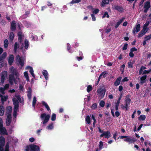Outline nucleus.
<instances>
[{"mask_svg": "<svg viewBox=\"0 0 151 151\" xmlns=\"http://www.w3.org/2000/svg\"><path fill=\"white\" fill-rule=\"evenodd\" d=\"M14 56L12 54L10 55L8 59V63L10 65H11L14 61Z\"/></svg>", "mask_w": 151, "mask_h": 151, "instance_id": "nucleus-19", "label": "nucleus"}, {"mask_svg": "<svg viewBox=\"0 0 151 151\" xmlns=\"http://www.w3.org/2000/svg\"><path fill=\"white\" fill-rule=\"evenodd\" d=\"M109 0H103L102 3L104 4H107L109 3Z\"/></svg>", "mask_w": 151, "mask_h": 151, "instance_id": "nucleus-58", "label": "nucleus"}, {"mask_svg": "<svg viewBox=\"0 0 151 151\" xmlns=\"http://www.w3.org/2000/svg\"><path fill=\"white\" fill-rule=\"evenodd\" d=\"M28 90L27 91V96L29 100H30L32 97V90L29 86L28 87Z\"/></svg>", "mask_w": 151, "mask_h": 151, "instance_id": "nucleus-17", "label": "nucleus"}, {"mask_svg": "<svg viewBox=\"0 0 151 151\" xmlns=\"http://www.w3.org/2000/svg\"><path fill=\"white\" fill-rule=\"evenodd\" d=\"M140 29V24H138L136 25L135 27L134 28L133 30V33H135V32H138Z\"/></svg>", "mask_w": 151, "mask_h": 151, "instance_id": "nucleus-16", "label": "nucleus"}, {"mask_svg": "<svg viewBox=\"0 0 151 151\" xmlns=\"http://www.w3.org/2000/svg\"><path fill=\"white\" fill-rule=\"evenodd\" d=\"M122 79V77L121 76H119L117 78L114 83V85L116 86H119L120 84Z\"/></svg>", "mask_w": 151, "mask_h": 151, "instance_id": "nucleus-14", "label": "nucleus"}, {"mask_svg": "<svg viewBox=\"0 0 151 151\" xmlns=\"http://www.w3.org/2000/svg\"><path fill=\"white\" fill-rule=\"evenodd\" d=\"M37 101L36 98L35 96H34L33 98V100L32 101V107L35 108L36 104Z\"/></svg>", "mask_w": 151, "mask_h": 151, "instance_id": "nucleus-31", "label": "nucleus"}, {"mask_svg": "<svg viewBox=\"0 0 151 151\" xmlns=\"http://www.w3.org/2000/svg\"><path fill=\"white\" fill-rule=\"evenodd\" d=\"M5 89L4 88L1 87L0 88V92L2 93V94L3 95L5 94L4 91L5 90Z\"/></svg>", "mask_w": 151, "mask_h": 151, "instance_id": "nucleus-56", "label": "nucleus"}, {"mask_svg": "<svg viewBox=\"0 0 151 151\" xmlns=\"http://www.w3.org/2000/svg\"><path fill=\"white\" fill-rule=\"evenodd\" d=\"M40 118L43 120L42 122V124H44L49 121L50 118V115L49 114L46 115L45 113H44L41 114Z\"/></svg>", "mask_w": 151, "mask_h": 151, "instance_id": "nucleus-3", "label": "nucleus"}, {"mask_svg": "<svg viewBox=\"0 0 151 151\" xmlns=\"http://www.w3.org/2000/svg\"><path fill=\"white\" fill-rule=\"evenodd\" d=\"M17 35L18 36V39L19 42L20 43H22V42L23 37L24 36L22 32L21 31L19 32H18Z\"/></svg>", "mask_w": 151, "mask_h": 151, "instance_id": "nucleus-12", "label": "nucleus"}, {"mask_svg": "<svg viewBox=\"0 0 151 151\" xmlns=\"http://www.w3.org/2000/svg\"><path fill=\"white\" fill-rule=\"evenodd\" d=\"M128 47V44L127 43H125L122 48V50H127Z\"/></svg>", "mask_w": 151, "mask_h": 151, "instance_id": "nucleus-57", "label": "nucleus"}, {"mask_svg": "<svg viewBox=\"0 0 151 151\" xmlns=\"http://www.w3.org/2000/svg\"><path fill=\"white\" fill-rule=\"evenodd\" d=\"M16 60H17V62H18L20 60H22L21 58L20 57V55H17L16 56Z\"/></svg>", "mask_w": 151, "mask_h": 151, "instance_id": "nucleus-64", "label": "nucleus"}, {"mask_svg": "<svg viewBox=\"0 0 151 151\" xmlns=\"http://www.w3.org/2000/svg\"><path fill=\"white\" fill-rule=\"evenodd\" d=\"M106 17L108 18L109 17V16L108 14V13L107 12H106L104 13V14L103 15L102 17V18H104Z\"/></svg>", "mask_w": 151, "mask_h": 151, "instance_id": "nucleus-46", "label": "nucleus"}, {"mask_svg": "<svg viewBox=\"0 0 151 151\" xmlns=\"http://www.w3.org/2000/svg\"><path fill=\"white\" fill-rule=\"evenodd\" d=\"M147 76L146 75H144L142 76L140 78V83L142 84L145 82V80L146 79Z\"/></svg>", "mask_w": 151, "mask_h": 151, "instance_id": "nucleus-20", "label": "nucleus"}, {"mask_svg": "<svg viewBox=\"0 0 151 151\" xmlns=\"http://www.w3.org/2000/svg\"><path fill=\"white\" fill-rule=\"evenodd\" d=\"M27 69H29V72L30 74L32 75V77L34 78H35V75L34 73V71L32 67L29 66H28L27 67Z\"/></svg>", "mask_w": 151, "mask_h": 151, "instance_id": "nucleus-21", "label": "nucleus"}, {"mask_svg": "<svg viewBox=\"0 0 151 151\" xmlns=\"http://www.w3.org/2000/svg\"><path fill=\"white\" fill-rule=\"evenodd\" d=\"M9 42L7 39H5L4 42V47L5 48H6L8 46Z\"/></svg>", "mask_w": 151, "mask_h": 151, "instance_id": "nucleus-36", "label": "nucleus"}, {"mask_svg": "<svg viewBox=\"0 0 151 151\" xmlns=\"http://www.w3.org/2000/svg\"><path fill=\"white\" fill-rule=\"evenodd\" d=\"M111 134L110 132L107 131H104L103 133L100 135V137H102L104 136V137L106 139H108L111 137Z\"/></svg>", "mask_w": 151, "mask_h": 151, "instance_id": "nucleus-5", "label": "nucleus"}, {"mask_svg": "<svg viewBox=\"0 0 151 151\" xmlns=\"http://www.w3.org/2000/svg\"><path fill=\"white\" fill-rule=\"evenodd\" d=\"M4 106H0V116H3L4 114Z\"/></svg>", "mask_w": 151, "mask_h": 151, "instance_id": "nucleus-26", "label": "nucleus"}, {"mask_svg": "<svg viewBox=\"0 0 151 151\" xmlns=\"http://www.w3.org/2000/svg\"><path fill=\"white\" fill-rule=\"evenodd\" d=\"M86 121L88 124H90L91 119L89 115L87 116L86 118Z\"/></svg>", "mask_w": 151, "mask_h": 151, "instance_id": "nucleus-39", "label": "nucleus"}, {"mask_svg": "<svg viewBox=\"0 0 151 151\" xmlns=\"http://www.w3.org/2000/svg\"><path fill=\"white\" fill-rule=\"evenodd\" d=\"M13 81H14L15 84H16V79L14 78L13 75L10 74L9 76V82L11 85L13 84Z\"/></svg>", "mask_w": 151, "mask_h": 151, "instance_id": "nucleus-8", "label": "nucleus"}, {"mask_svg": "<svg viewBox=\"0 0 151 151\" xmlns=\"http://www.w3.org/2000/svg\"><path fill=\"white\" fill-rule=\"evenodd\" d=\"M43 75L45 77L46 80H47L48 78V73L46 70H44L42 72Z\"/></svg>", "mask_w": 151, "mask_h": 151, "instance_id": "nucleus-24", "label": "nucleus"}, {"mask_svg": "<svg viewBox=\"0 0 151 151\" xmlns=\"http://www.w3.org/2000/svg\"><path fill=\"white\" fill-rule=\"evenodd\" d=\"M106 91V90L105 88L103 89H99L97 90L98 93L100 94L102 98H103L104 96Z\"/></svg>", "mask_w": 151, "mask_h": 151, "instance_id": "nucleus-9", "label": "nucleus"}, {"mask_svg": "<svg viewBox=\"0 0 151 151\" xmlns=\"http://www.w3.org/2000/svg\"><path fill=\"white\" fill-rule=\"evenodd\" d=\"M14 33L11 32L10 33L9 39V40L12 41L14 39Z\"/></svg>", "mask_w": 151, "mask_h": 151, "instance_id": "nucleus-35", "label": "nucleus"}, {"mask_svg": "<svg viewBox=\"0 0 151 151\" xmlns=\"http://www.w3.org/2000/svg\"><path fill=\"white\" fill-rule=\"evenodd\" d=\"M42 105L44 106L45 107V108L47 109V111H49L50 110V108L49 107L48 105L45 101H42Z\"/></svg>", "mask_w": 151, "mask_h": 151, "instance_id": "nucleus-25", "label": "nucleus"}, {"mask_svg": "<svg viewBox=\"0 0 151 151\" xmlns=\"http://www.w3.org/2000/svg\"><path fill=\"white\" fill-rule=\"evenodd\" d=\"M18 63H19V65L21 67H23L24 65V63L23 60H21L19 61Z\"/></svg>", "mask_w": 151, "mask_h": 151, "instance_id": "nucleus-53", "label": "nucleus"}, {"mask_svg": "<svg viewBox=\"0 0 151 151\" xmlns=\"http://www.w3.org/2000/svg\"><path fill=\"white\" fill-rule=\"evenodd\" d=\"M7 73V72L5 71L3 72L2 73V74L0 78L1 83L3 84L4 83L5 79V75H6Z\"/></svg>", "mask_w": 151, "mask_h": 151, "instance_id": "nucleus-11", "label": "nucleus"}, {"mask_svg": "<svg viewBox=\"0 0 151 151\" xmlns=\"http://www.w3.org/2000/svg\"><path fill=\"white\" fill-rule=\"evenodd\" d=\"M81 1V0H73L70 2V4H73L78 3Z\"/></svg>", "mask_w": 151, "mask_h": 151, "instance_id": "nucleus-47", "label": "nucleus"}, {"mask_svg": "<svg viewBox=\"0 0 151 151\" xmlns=\"http://www.w3.org/2000/svg\"><path fill=\"white\" fill-rule=\"evenodd\" d=\"M131 96L130 94H128L125 96L124 101L125 104H130L131 101Z\"/></svg>", "mask_w": 151, "mask_h": 151, "instance_id": "nucleus-10", "label": "nucleus"}, {"mask_svg": "<svg viewBox=\"0 0 151 151\" xmlns=\"http://www.w3.org/2000/svg\"><path fill=\"white\" fill-rule=\"evenodd\" d=\"M0 132L4 134H7L6 130L4 127L0 129Z\"/></svg>", "mask_w": 151, "mask_h": 151, "instance_id": "nucleus-27", "label": "nucleus"}, {"mask_svg": "<svg viewBox=\"0 0 151 151\" xmlns=\"http://www.w3.org/2000/svg\"><path fill=\"white\" fill-rule=\"evenodd\" d=\"M150 22L149 21H147L144 24V25L143 27V28H145V30H147L148 31V28H147V27L148 26Z\"/></svg>", "mask_w": 151, "mask_h": 151, "instance_id": "nucleus-34", "label": "nucleus"}, {"mask_svg": "<svg viewBox=\"0 0 151 151\" xmlns=\"http://www.w3.org/2000/svg\"><path fill=\"white\" fill-rule=\"evenodd\" d=\"M92 89V86L90 85H88L87 88V91L88 92H89Z\"/></svg>", "mask_w": 151, "mask_h": 151, "instance_id": "nucleus-49", "label": "nucleus"}, {"mask_svg": "<svg viewBox=\"0 0 151 151\" xmlns=\"http://www.w3.org/2000/svg\"><path fill=\"white\" fill-rule=\"evenodd\" d=\"M129 105H130V104L124 103V106H125V110L126 111H127L128 110V109L129 107Z\"/></svg>", "mask_w": 151, "mask_h": 151, "instance_id": "nucleus-61", "label": "nucleus"}, {"mask_svg": "<svg viewBox=\"0 0 151 151\" xmlns=\"http://www.w3.org/2000/svg\"><path fill=\"white\" fill-rule=\"evenodd\" d=\"M106 74H108V73H106V71H105L104 72H102V73L99 76L101 77L103 76V78H105L106 76Z\"/></svg>", "mask_w": 151, "mask_h": 151, "instance_id": "nucleus-45", "label": "nucleus"}, {"mask_svg": "<svg viewBox=\"0 0 151 151\" xmlns=\"http://www.w3.org/2000/svg\"><path fill=\"white\" fill-rule=\"evenodd\" d=\"M83 56H77L76 57V58L78 60V61H80L81 60H82L83 58Z\"/></svg>", "mask_w": 151, "mask_h": 151, "instance_id": "nucleus-60", "label": "nucleus"}, {"mask_svg": "<svg viewBox=\"0 0 151 151\" xmlns=\"http://www.w3.org/2000/svg\"><path fill=\"white\" fill-rule=\"evenodd\" d=\"M145 118L146 116L144 115H141L138 117L139 120H144L145 119Z\"/></svg>", "mask_w": 151, "mask_h": 151, "instance_id": "nucleus-40", "label": "nucleus"}, {"mask_svg": "<svg viewBox=\"0 0 151 151\" xmlns=\"http://www.w3.org/2000/svg\"><path fill=\"white\" fill-rule=\"evenodd\" d=\"M16 25L17 24L15 21H13L11 23V29L12 31H14L16 30Z\"/></svg>", "mask_w": 151, "mask_h": 151, "instance_id": "nucleus-15", "label": "nucleus"}, {"mask_svg": "<svg viewBox=\"0 0 151 151\" xmlns=\"http://www.w3.org/2000/svg\"><path fill=\"white\" fill-rule=\"evenodd\" d=\"M128 67L129 68H133V63L131 61L128 62Z\"/></svg>", "mask_w": 151, "mask_h": 151, "instance_id": "nucleus-48", "label": "nucleus"}, {"mask_svg": "<svg viewBox=\"0 0 151 151\" xmlns=\"http://www.w3.org/2000/svg\"><path fill=\"white\" fill-rule=\"evenodd\" d=\"M67 50H68V51L70 53H72V52H71L70 51V49L71 48V46L70 45V44L68 43L67 44Z\"/></svg>", "mask_w": 151, "mask_h": 151, "instance_id": "nucleus-52", "label": "nucleus"}, {"mask_svg": "<svg viewBox=\"0 0 151 151\" xmlns=\"http://www.w3.org/2000/svg\"><path fill=\"white\" fill-rule=\"evenodd\" d=\"M9 145L8 143H7V144H6V146H5V151H9Z\"/></svg>", "mask_w": 151, "mask_h": 151, "instance_id": "nucleus-63", "label": "nucleus"}, {"mask_svg": "<svg viewBox=\"0 0 151 151\" xmlns=\"http://www.w3.org/2000/svg\"><path fill=\"white\" fill-rule=\"evenodd\" d=\"M13 104L14 106L19 105V102L16 99H13Z\"/></svg>", "mask_w": 151, "mask_h": 151, "instance_id": "nucleus-42", "label": "nucleus"}, {"mask_svg": "<svg viewBox=\"0 0 151 151\" xmlns=\"http://www.w3.org/2000/svg\"><path fill=\"white\" fill-rule=\"evenodd\" d=\"M6 55V52H4L0 56V59L2 60H4Z\"/></svg>", "mask_w": 151, "mask_h": 151, "instance_id": "nucleus-29", "label": "nucleus"}, {"mask_svg": "<svg viewBox=\"0 0 151 151\" xmlns=\"http://www.w3.org/2000/svg\"><path fill=\"white\" fill-rule=\"evenodd\" d=\"M19 105L17 106L15 105L14 106V115L15 114H16L18 111V110L19 109Z\"/></svg>", "mask_w": 151, "mask_h": 151, "instance_id": "nucleus-33", "label": "nucleus"}, {"mask_svg": "<svg viewBox=\"0 0 151 151\" xmlns=\"http://www.w3.org/2000/svg\"><path fill=\"white\" fill-rule=\"evenodd\" d=\"M54 128L53 123L52 122L50 124L46 127L47 129L50 130L53 129Z\"/></svg>", "mask_w": 151, "mask_h": 151, "instance_id": "nucleus-32", "label": "nucleus"}, {"mask_svg": "<svg viewBox=\"0 0 151 151\" xmlns=\"http://www.w3.org/2000/svg\"><path fill=\"white\" fill-rule=\"evenodd\" d=\"M99 150H101L102 148L103 147V142L101 141L99 142Z\"/></svg>", "mask_w": 151, "mask_h": 151, "instance_id": "nucleus-55", "label": "nucleus"}, {"mask_svg": "<svg viewBox=\"0 0 151 151\" xmlns=\"http://www.w3.org/2000/svg\"><path fill=\"white\" fill-rule=\"evenodd\" d=\"M19 48V45L17 42H15L14 46V51L16 53L18 48Z\"/></svg>", "mask_w": 151, "mask_h": 151, "instance_id": "nucleus-28", "label": "nucleus"}, {"mask_svg": "<svg viewBox=\"0 0 151 151\" xmlns=\"http://www.w3.org/2000/svg\"><path fill=\"white\" fill-rule=\"evenodd\" d=\"M24 75L25 77L26 78L27 81L28 82H29V77L28 76V74L27 72H25L24 73Z\"/></svg>", "mask_w": 151, "mask_h": 151, "instance_id": "nucleus-37", "label": "nucleus"}, {"mask_svg": "<svg viewBox=\"0 0 151 151\" xmlns=\"http://www.w3.org/2000/svg\"><path fill=\"white\" fill-rule=\"evenodd\" d=\"M125 18L123 17L121 19L118 20V22L116 23V24L115 25V28H117L120 24L124 21Z\"/></svg>", "mask_w": 151, "mask_h": 151, "instance_id": "nucleus-18", "label": "nucleus"}, {"mask_svg": "<svg viewBox=\"0 0 151 151\" xmlns=\"http://www.w3.org/2000/svg\"><path fill=\"white\" fill-rule=\"evenodd\" d=\"M99 105L102 107H103L105 105V102L102 100L99 103Z\"/></svg>", "mask_w": 151, "mask_h": 151, "instance_id": "nucleus-51", "label": "nucleus"}, {"mask_svg": "<svg viewBox=\"0 0 151 151\" xmlns=\"http://www.w3.org/2000/svg\"><path fill=\"white\" fill-rule=\"evenodd\" d=\"M24 151H40V148L35 144H30L26 146Z\"/></svg>", "mask_w": 151, "mask_h": 151, "instance_id": "nucleus-1", "label": "nucleus"}, {"mask_svg": "<svg viewBox=\"0 0 151 151\" xmlns=\"http://www.w3.org/2000/svg\"><path fill=\"white\" fill-rule=\"evenodd\" d=\"M4 65V60H2L0 59V68L3 67Z\"/></svg>", "mask_w": 151, "mask_h": 151, "instance_id": "nucleus-54", "label": "nucleus"}, {"mask_svg": "<svg viewBox=\"0 0 151 151\" xmlns=\"http://www.w3.org/2000/svg\"><path fill=\"white\" fill-rule=\"evenodd\" d=\"M10 70L12 72V75H13L14 76H17V70L15 69L13 67H12L10 69Z\"/></svg>", "mask_w": 151, "mask_h": 151, "instance_id": "nucleus-23", "label": "nucleus"}, {"mask_svg": "<svg viewBox=\"0 0 151 151\" xmlns=\"http://www.w3.org/2000/svg\"><path fill=\"white\" fill-rule=\"evenodd\" d=\"M24 48L27 49L29 46V41L26 39L24 40Z\"/></svg>", "mask_w": 151, "mask_h": 151, "instance_id": "nucleus-30", "label": "nucleus"}, {"mask_svg": "<svg viewBox=\"0 0 151 151\" xmlns=\"http://www.w3.org/2000/svg\"><path fill=\"white\" fill-rule=\"evenodd\" d=\"M0 97L1 98V102L3 103L7 101L8 97L7 96H4L1 94H0Z\"/></svg>", "mask_w": 151, "mask_h": 151, "instance_id": "nucleus-22", "label": "nucleus"}, {"mask_svg": "<svg viewBox=\"0 0 151 151\" xmlns=\"http://www.w3.org/2000/svg\"><path fill=\"white\" fill-rule=\"evenodd\" d=\"M5 142L4 138L3 137H0V142L2 144L4 145Z\"/></svg>", "mask_w": 151, "mask_h": 151, "instance_id": "nucleus-44", "label": "nucleus"}, {"mask_svg": "<svg viewBox=\"0 0 151 151\" xmlns=\"http://www.w3.org/2000/svg\"><path fill=\"white\" fill-rule=\"evenodd\" d=\"M147 31V30H145V29L143 28L138 34V37H142L143 35L145 34Z\"/></svg>", "mask_w": 151, "mask_h": 151, "instance_id": "nucleus-13", "label": "nucleus"}, {"mask_svg": "<svg viewBox=\"0 0 151 151\" xmlns=\"http://www.w3.org/2000/svg\"><path fill=\"white\" fill-rule=\"evenodd\" d=\"M123 139L126 138L124 139V141L127 142H128L129 144H131L135 142L137 140L135 138H131L127 136H120L118 139Z\"/></svg>", "mask_w": 151, "mask_h": 151, "instance_id": "nucleus-2", "label": "nucleus"}, {"mask_svg": "<svg viewBox=\"0 0 151 151\" xmlns=\"http://www.w3.org/2000/svg\"><path fill=\"white\" fill-rule=\"evenodd\" d=\"M146 69V68L143 66H142L139 70V75H141L142 74L143 70Z\"/></svg>", "mask_w": 151, "mask_h": 151, "instance_id": "nucleus-41", "label": "nucleus"}, {"mask_svg": "<svg viewBox=\"0 0 151 151\" xmlns=\"http://www.w3.org/2000/svg\"><path fill=\"white\" fill-rule=\"evenodd\" d=\"M97 106V104L96 103H94L91 106V108L93 109H96Z\"/></svg>", "mask_w": 151, "mask_h": 151, "instance_id": "nucleus-50", "label": "nucleus"}, {"mask_svg": "<svg viewBox=\"0 0 151 151\" xmlns=\"http://www.w3.org/2000/svg\"><path fill=\"white\" fill-rule=\"evenodd\" d=\"M112 9L117 11L120 12H122L124 11V9L122 6L115 5L112 7Z\"/></svg>", "mask_w": 151, "mask_h": 151, "instance_id": "nucleus-4", "label": "nucleus"}, {"mask_svg": "<svg viewBox=\"0 0 151 151\" xmlns=\"http://www.w3.org/2000/svg\"><path fill=\"white\" fill-rule=\"evenodd\" d=\"M12 118L11 114H8L6 119V124L7 126H9L10 125L12 122Z\"/></svg>", "mask_w": 151, "mask_h": 151, "instance_id": "nucleus-6", "label": "nucleus"}, {"mask_svg": "<svg viewBox=\"0 0 151 151\" xmlns=\"http://www.w3.org/2000/svg\"><path fill=\"white\" fill-rule=\"evenodd\" d=\"M150 2L149 1H147L145 3L144 5V12L145 13H147L148 10L150 8Z\"/></svg>", "mask_w": 151, "mask_h": 151, "instance_id": "nucleus-7", "label": "nucleus"}, {"mask_svg": "<svg viewBox=\"0 0 151 151\" xmlns=\"http://www.w3.org/2000/svg\"><path fill=\"white\" fill-rule=\"evenodd\" d=\"M151 71V69H150V70H145V71L143 72V73H142L143 75L145 74H148L149 73L150 71Z\"/></svg>", "mask_w": 151, "mask_h": 151, "instance_id": "nucleus-59", "label": "nucleus"}, {"mask_svg": "<svg viewBox=\"0 0 151 151\" xmlns=\"http://www.w3.org/2000/svg\"><path fill=\"white\" fill-rule=\"evenodd\" d=\"M12 111V107L10 106H8L7 108V113L8 114H11Z\"/></svg>", "mask_w": 151, "mask_h": 151, "instance_id": "nucleus-38", "label": "nucleus"}, {"mask_svg": "<svg viewBox=\"0 0 151 151\" xmlns=\"http://www.w3.org/2000/svg\"><path fill=\"white\" fill-rule=\"evenodd\" d=\"M56 118V115L55 113H53L52 114L51 119L52 121H54L55 120Z\"/></svg>", "mask_w": 151, "mask_h": 151, "instance_id": "nucleus-43", "label": "nucleus"}, {"mask_svg": "<svg viewBox=\"0 0 151 151\" xmlns=\"http://www.w3.org/2000/svg\"><path fill=\"white\" fill-rule=\"evenodd\" d=\"M99 12V9H95V10L93 12V14H97Z\"/></svg>", "mask_w": 151, "mask_h": 151, "instance_id": "nucleus-62", "label": "nucleus"}]
</instances>
